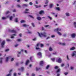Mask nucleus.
Listing matches in <instances>:
<instances>
[{"instance_id":"57","label":"nucleus","mask_w":76,"mask_h":76,"mask_svg":"<svg viewBox=\"0 0 76 76\" xmlns=\"http://www.w3.org/2000/svg\"><path fill=\"white\" fill-rule=\"evenodd\" d=\"M35 3H36V4H38V2L37 1H35Z\"/></svg>"},{"instance_id":"43","label":"nucleus","mask_w":76,"mask_h":76,"mask_svg":"<svg viewBox=\"0 0 76 76\" xmlns=\"http://www.w3.org/2000/svg\"><path fill=\"white\" fill-rule=\"evenodd\" d=\"M58 34L59 35H61V33H60V32H59L58 31Z\"/></svg>"},{"instance_id":"50","label":"nucleus","mask_w":76,"mask_h":76,"mask_svg":"<svg viewBox=\"0 0 76 76\" xmlns=\"http://www.w3.org/2000/svg\"><path fill=\"white\" fill-rule=\"evenodd\" d=\"M39 70V69L38 68V67H36V71H38V70Z\"/></svg>"},{"instance_id":"24","label":"nucleus","mask_w":76,"mask_h":76,"mask_svg":"<svg viewBox=\"0 0 76 76\" xmlns=\"http://www.w3.org/2000/svg\"><path fill=\"white\" fill-rule=\"evenodd\" d=\"M7 41L8 42H11L12 41V40L10 39H7Z\"/></svg>"},{"instance_id":"54","label":"nucleus","mask_w":76,"mask_h":76,"mask_svg":"<svg viewBox=\"0 0 76 76\" xmlns=\"http://www.w3.org/2000/svg\"><path fill=\"white\" fill-rule=\"evenodd\" d=\"M52 38H54L55 37V35H52L51 36Z\"/></svg>"},{"instance_id":"52","label":"nucleus","mask_w":76,"mask_h":76,"mask_svg":"<svg viewBox=\"0 0 76 76\" xmlns=\"http://www.w3.org/2000/svg\"><path fill=\"white\" fill-rule=\"evenodd\" d=\"M13 75L14 76H16V73L15 72L14 73Z\"/></svg>"},{"instance_id":"46","label":"nucleus","mask_w":76,"mask_h":76,"mask_svg":"<svg viewBox=\"0 0 76 76\" xmlns=\"http://www.w3.org/2000/svg\"><path fill=\"white\" fill-rule=\"evenodd\" d=\"M29 4H30V5L31 6H32V2H31L29 3Z\"/></svg>"},{"instance_id":"38","label":"nucleus","mask_w":76,"mask_h":76,"mask_svg":"<svg viewBox=\"0 0 76 76\" xmlns=\"http://www.w3.org/2000/svg\"><path fill=\"white\" fill-rule=\"evenodd\" d=\"M13 71V70L12 69H11L10 71H9V73H11V72Z\"/></svg>"},{"instance_id":"31","label":"nucleus","mask_w":76,"mask_h":76,"mask_svg":"<svg viewBox=\"0 0 76 76\" xmlns=\"http://www.w3.org/2000/svg\"><path fill=\"white\" fill-rule=\"evenodd\" d=\"M60 44H61V45H66V43H60Z\"/></svg>"},{"instance_id":"44","label":"nucleus","mask_w":76,"mask_h":76,"mask_svg":"<svg viewBox=\"0 0 76 76\" xmlns=\"http://www.w3.org/2000/svg\"><path fill=\"white\" fill-rule=\"evenodd\" d=\"M50 67V65H48L46 67V69H48V68Z\"/></svg>"},{"instance_id":"21","label":"nucleus","mask_w":76,"mask_h":76,"mask_svg":"<svg viewBox=\"0 0 76 76\" xmlns=\"http://www.w3.org/2000/svg\"><path fill=\"white\" fill-rule=\"evenodd\" d=\"M75 49V47H73L70 49V50H74Z\"/></svg>"},{"instance_id":"17","label":"nucleus","mask_w":76,"mask_h":76,"mask_svg":"<svg viewBox=\"0 0 76 76\" xmlns=\"http://www.w3.org/2000/svg\"><path fill=\"white\" fill-rule=\"evenodd\" d=\"M65 15L66 16H70V14L69 13H66Z\"/></svg>"},{"instance_id":"18","label":"nucleus","mask_w":76,"mask_h":76,"mask_svg":"<svg viewBox=\"0 0 76 76\" xmlns=\"http://www.w3.org/2000/svg\"><path fill=\"white\" fill-rule=\"evenodd\" d=\"M53 6H54V5L53 4H50V8H52L53 7Z\"/></svg>"},{"instance_id":"56","label":"nucleus","mask_w":76,"mask_h":76,"mask_svg":"<svg viewBox=\"0 0 76 76\" xmlns=\"http://www.w3.org/2000/svg\"><path fill=\"white\" fill-rule=\"evenodd\" d=\"M74 69V68L73 67H71V70H73Z\"/></svg>"},{"instance_id":"60","label":"nucleus","mask_w":76,"mask_h":76,"mask_svg":"<svg viewBox=\"0 0 76 76\" xmlns=\"http://www.w3.org/2000/svg\"><path fill=\"white\" fill-rule=\"evenodd\" d=\"M13 60H14V58H12L11 59V61H13Z\"/></svg>"},{"instance_id":"63","label":"nucleus","mask_w":76,"mask_h":76,"mask_svg":"<svg viewBox=\"0 0 76 76\" xmlns=\"http://www.w3.org/2000/svg\"><path fill=\"white\" fill-rule=\"evenodd\" d=\"M35 76V74H34V73H33L32 74V76Z\"/></svg>"},{"instance_id":"6","label":"nucleus","mask_w":76,"mask_h":76,"mask_svg":"<svg viewBox=\"0 0 76 76\" xmlns=\"http://www.w3.org/2000/svg\"><path fill=\"white\" fill-rule=\"evenodd\" d=\"M27 31L26 32V33L27 34H32V31H29V30H28V29H27Z\"/></svg>"},{"instance_id":"47","label":"nucleus","mask_w":76,"mask_h":76,"mask_svg":"<svg viewBox=\"0 0 76 76\" xmlns=\"http://www.w3.org/2000/svg\"><path fill=\"white\" fill-rule=\"evenodd\" d=\"M54 31L55 32H58V29L57 28L55 29V30H54Z\"/></svg>"},{"instance_id":"16","label":"nucleus","mask_w":76,"mask_h":76,"mask_svg":"<svg viewBox=\"0 0 76 76\" xmlns=\"http://www.w3.org/2000/svg\"><path fill=\"white\" fill-rule=\"evenodd\" d=\"M31 25L33 27H34V28L35 27V24L34 23H31Z\"/></svg>"},{"instance_id":"5","label":"nucleus","mask_w":76,"mask_h":76,"mask_svg":"<svg viewBox=\"0 0 76 76\" xmlns=\"http://www.w3.org/2000/svg\"><path fill=\"white\" fill-rule=\"evenodd\" d=\"M56 61L57 62H58V63H61L62 62V60H61V59L59 58L57 59Z\"/></svg>"},{"instance_id":"1","label":"nucleus","mask_w":76,"mask_h":76,"mask_svg":"<svg viewBox=\"0 0 76 76\" xmlns=\"http://www.w3.org/2000/svg\"><path fill=\"white\" fill-rule=\"evenodd\" d=\"M38 35L40 38H42V36L44 37H47V33L45 32H44L43 33L40 34L38 32Z\"/></svg>"},{"instance_id":"4","label":"nucleus","mask_w":76,"mask_h":76,"mask_svg":"<svg viewBox=\"0 0 76 76\" xmlns=\"http://www.w3.org/2000/svg\"><path fill=\"white\" fill-rule=\"evenodd\" d=\"M37 56L39 58L42 57V53L41 52H39L37 53Z\"/></svg>"},{"instance_id":"41","label":"nucleus","mask_w":76,"mask_h":76,"mask_svg":"<svg viewBox=\"0 0 76 76\" xmlns=\"http://www.w3.org/2000/svg\"><path fill=\"white\" fill-rule=\"evenodd\" d=\"M17 6L19 8H20V7H21V6H20V5H18Z\"/></svg>"},{"instance_id":"36","label":"nucleus","mask_w":76,"mask_h":76,"mask_svg":"<svg viewBox=\"0 0 76 76\" xmlns=\"http://www.w3.org/2000/svg\"><path fill=\"white\" fill-rule=\"evenodd\" d=\"M51 14H52L53 15H56V13L52 12H51Z\"/></svg>"},{"instance_id":"62","label":"nucleus","mask_w":76,"mask_h":76,"mask_svg":"<svg viewBox=\"0 0 76 76\" xmlns=\"http://www.w3.org/2000/svg\"><path fill=\"white\" fill-rule=\"evenodd\" d=\"M36 40H37V39H36V38H35L33 39V41H36Z\"/></svg>"},{"instance_id":"13","label":"nucleus","mask_w":76,"mask_h":76,"mask_svg":"<svg viewBox=\"0 0 76 76\" xmlns=\"http://www.w3.org/2000/svg\"><path fill=\"white\" fill-rule=\"evenodd\" d=\"M10 57H7L6 58L5 61L6 62H8L9 61Z\"/></svg>"},{"instance_id":"49","label":"nucleus","mask_w":76,"mask_h":76,"mask_svg":"<svg viewBox=\"0 0 76 76\" xmlns=\"http://www.w3.org/2000/svg\"><path fill=\"white\" fill-rule=\"evenodd\" d=\"M51 59L53 61H54V60H55V58H51Z\"/></svg>"},{"instance_id":"3","label":"nucleus","mask_w":76,"mask_h":76,"mask_svg":"<svg viewBox=\"0 0 76 76\" xmlns=\"http://www.w3.org/2000/svg\"><path fill=\"white\" fill-rule=\"evenodd\" d=\"M5 43L6 42H5V41L4 40L2 42L1 44V48H4Z\"/></svg>"},{"instance_id":"26","label":"nucleus","mask_w":76,"mask_h":76,"mask_svg":"<svg viewBox=\"0 0 76 76\" xmlns=\"http://www.w3.org/2000/svg\"><path fill=\"white\" fill-rule=\"evenodd\" d=\"M29 16L30 17V18H32V19H34V17L31 15H29Z\"/></svg>"},{"instance_id":"40","label":"nucleus","mask_w":76,"mask_h":76,"mask_svg":"<svg viewBox=\"0 0 76 76\" xmlns=\"http://www.w3.org/2000/svg\"><path fill=\"white\" fill-rule=\"evenodd\" d=\"M10 13V11H8L6 13V14L7 15V14H9Z\"/></svg>"},{"instance_id":"37","label":"nucleus","mask_w":76,"mask_h":76,"mask_svg":"<svg viewBox=\"0 0 76 76\" xmlns=\"http://www.w3.org/2000/svg\"><path fill=\"white\" fill-rule=\"evenodd\" d=\"M9 51V49H7L5 50V52H8Z\"/></svg>"},{"instance_id":"28","label":"nucleus","mask_w":76,"mask_h":76,"mask_svg":"<svg viewBox=\"0 0 76 76\" xmlns=\"http://www.w3.org/2000/svg\"><path fill=\"white\" fill-rule=\"evenodd\" d=\"M60 69H59L56 71V73H58V72H60Z\"/></svg>"},{"instance_id":"12","label":"nucleus","mask_w":76,"mask_h":76,"mask_svg":"<svg viewBox=\"0 0 76 76\" xmlns=\"http://www.w3.org/2000/svg\"><path fill=\"white\" fill-rule=\"evenodd\" d=\"M44 13V11L41 10L39 12V14L40 15H42V14Z\"/></svg>"},{"instance_id":"32","label":"nucleus","mask_w":76,"mask_h":76,"mask_svg":"<svg viewBox=\"0 0 76 76\" xmlns=\"http://www.w3.org/2000/svg\"><path fill=\"white\" fill-rule=\"evenodd\" d=\"M11 75H12V74L10 73L9 74L7 75L6 76H11Z\"/></svg>"},{"instance_id":"25","label":"nucleus","mask_w":76,"mask_h":76,"mask_svg":"<svg viewBox=\"0 0 76 76\" xmlns=\"http://www.w3.org/2000/svg\"><path fill=\"white\" fill-rule=\"evenodd\" d=\"M49 50L50 51H53V49L51 48V47H50L49 48Z\"/></svg>"},{"instance_id":"22","label":"nucleus","mask_w":76,"mask_h":76,"mask_svg":"<svg viewBox=\"0 0 76 76\" xmlns=\"http://www.w3.org/2000/svg\"><path fill=\"white\" fill-rule=\"evenodd\" d=\"M18 18H16L15 19V22H16L17 23V22H18Z\"/></svg>"},{"instance_id":"33","label":"nucleus","mask_w":76,"mask_h":76,"mask_svg":"<svg viewBox=\"0 0 76 76\" xmlns=\"http://www.w3.org/2000/svg\"><path fill=\"white\" fill-rule=\"evenodd\" d=\"M40 47L42 48V47H44V45H43V44H40Z\"/></svg>"},{"instance_id":"11","label":"nucleus","mask_w":76,"mask_h":76,"mask_svg":"<svg viewBox=\"0 0 76 76\" xmlns=\"http://www.w3.org/2000/svg\"><path fill=\"white\" fill-rule=\"evenodd\" d=\"M18 70H21V71H23L24 70V67H21V69H19Z\"/></svg>"},{"instance_id":"15","label":"nucleus","mask_w":76,"mask_h":76,"mask_svg":"<svg viewBox=\"0 0 76 76\" xmlns=\"http://www.w3.org/2000/svg\"><path fill=\"white\" fill-rule=\"evenodd\" d=\"M13 16H11L10 17V20H12L13 19Z\"/></svg>"},{"instance_id":"10","label":"nucleus","mask_w":76,"mask_h":76,"mask_svg":"<svg viewBox=\"0 0 76 76\" xmlns=\"http://www.w3.org/2000/svg\"><path fill=\"white\" fill-rule=\"evenodd\" d=\"M3 60V58H0V63L1 64H2V63H3V61H2Z\"/></svg>"},{"instance_id":"9","label":"nucleus","mask_w":76,"mask_h":76,"mask_svg":"<svg viewBox=\"0 0 76 76\" xmlns=\"http://www.w3.org/2000/svg\"><path fill=\"white\" fill-rule=\"evenodd\" d=\"M44 63V62L43 61H41L40 62L39 64L40 66H43V64Z\"/></svg>"},{"instance_id":"29","label":"nucleus","mask_w":76,"mask_h":76,"mask_svg":"<svg viewBox=\"0 0 76 76\" xmlns=\"http://www.w3.org/2000/svg\"><path fill=\"white\" fill-rule=\"evenodd\" d=\"M23 6H24V7H28V5L26 4H23Z\"/></svg>"},{"instance_id":"55","label":"nucleus","mask_w":76,"mask_h":76,"mask_svg":"<svg viewBox=\"0 0 76 76\" xmlns=\"http://www.w3.org/2000/svg\"><path fill=\"white\" fill-rule=\"evenodd\" d=\"M64 74L65 75H67L68 74V72H65L64 73Z\"/></svg>"},{"instance_id":"51","label":"nucleus","mask_w":76,"mask_h":76,"mask_svg":"<svg viewBox=\"0 0 76 76\" xmlns=\"http://www.w3.org/2000/svg\"><path fill=\"white\" fill-rule=\"evenodd\" d=\"M35 7H36V8H38V6L36 5H34Z\"/></svg>"},{"instance_id":"2","label":"nucleus","mask_w":76,"mask_h":76,"mask_svg":"<svg viewBox=\"0 0 76 76\" xmlns=\"http://www.w3.org/2000/svg\"><path fill=\"white\" fill-rule=\"evenodd\" d=\"M39 44H37L35 46L36 49L37 50H39V51H41V49L39 48H38L39 46Z\"/></svg>"},{"instance_id":"8","label":"nucleus","mask_w":76,"mask_h":76,"mask_svg":"<svg viewBox=\"0 0 76 76\" xmlns=\"http://www.w3.org/2000/svg\"><path fill=\"white\" fill-rule=\"evenodd\" d=\"M11 32L12 33H17L16 31L15 30H12L11 31Z\"/></svg>"},{"instance_id":"45","label":"nucleus","mask_w":76,"mask_h":76,"mask_svg":"<svg viewBox=\"0 0 76 76\" xmlns=\"http://www.w3.org/2000/svg\"><path fill=\"white\" fill-rule=\"evenodd\" d=\"M67 60H69L70 59H69V56L68 55L67 56Z\"/></svg>"},{"instance_id":"27","label":"nucleus","mask_w":76,"mask_h":76,"mask_svg":"<svg viewBox=\"0 0 76 76\" xmlns=\"http://www.w3.org/2000/svg\"><path fill=\"white\" fill-rule=\"evenodd\" d=\"M56 10H57L58 11H59V10H60V9L59 7H58L56 8Z\"/></svg>"},{"instance_id":"14","label":"nucleus","mask_w":76,"mask_h":76,"mask_svg":"<svg viewBox=\"0 0 76 76\" xmlns=\"http://www.w3.org/2000/svg\"><path fill=\"white\" fill-rule=\"evenodd\" d=\"M37 19L38 20H41V18L39 17H37Z\"/></svg>"},{"instance_id":"53","label":"nucleus","mask_w":76,"mask_h":76,"mask_svg":"<svg viewBox=\"0 0 76 76\" xmlns=\"http://www.w3.org/2000/svg\"><path fill=\"white\" fill-rule=\"evenodd\" d=\"M12 12H16V10L14 9L13 10Z\"/></svg>"},{"instance_id":"39","label":"nucleus","mask_w":76,"mask_h":76,"mask_svg":"<svg viewBox=\"0 0 76 76\" xmlns=\"http://www.w3.org/2000/svg\"><path fill=\"white\" fill-rule=\"evenodd\" d=\"M58 66H56L55 67H54L55 69H58Z\"/></svg>"},{"instance_id":"23","label":"nucleus","mask_w":76,"mask_h":76,"mask_svg":"<svg viewBox=\"0 0 76 76\" xmlns=\"http://www.w3.org/2000/svg\"><path fill=\"white\" fill-rule=\"evenodd\" d=\"M28 26L29 25H27L26 24H23V27H26V26Z\"/></svg>"},{"instance_id":"20","label":"nucleus","mask_w":76,"mask_h":76,"mask_svg":"<svg viewBox=\"0 0 76 76\" xmlns=\"http://www.w3.org/2000/svg\"><path fill=\"white\" fill-rule=\"evenodd\" d=\"M29 60H27L26 62V65H27V64H28V63H29Z\"/></svg>"},{"instance_id":"59","label":"nucleus","mask_w":76,"mask_h":76,"mask_svg":"<svg viewBox=\"0 0 76 76\" xmlns=\"http://www.w3.org/2000/svg\"><path fill=\"white\" fill-rule=\"evenodd\" d=\"M18 45H19L18 44H16L15 45V47H18Z\"/></svg>"},{"instance_id":"61","label":"nucleus","mask_w":76,"mask_h":76,"mask_svg":"<svg viewBox=\"0 0 76 76\" xmlns=\"http://www.w3.org/2000/svg\"><path fill=\"white\" fill-rule=\"evenodd\" d=\"M57 29H58V31H61V29L60 28H57Z\"/></svg>"},{"instance_id":"64","label":"nucleus","mask_w":76,"mask_h":76,"mask_svg":"<svg viewBox=\"0 0 76 76\" xmlns=\"http://www.w3.org/2000/svg\"><path fill=\"white\" fill-rule=\"evenodd\" d=\"M18 41H21V39H18L17 40Z\"/></svg>"},{"instance_id":"58","label":"nucleus","mask_w":76,"mask_h":76,"mask_svg":"<svg viewBox=\"0 0 76 76\" xmlns=\"http://www.w3.org/2000/svg\"><path fill=\"white\" fill-rule=\"evenodd\" d=\"M53 54L54 55H56V54H57V53L56 52L53 53Z\"/></svg>"},{"instance_id":"30","label":"nucleus","mask_w":76,"mask_h":76,"mask_svg":"<svg viewBox=\"0 0 76 76\" xmlns=\"http://www.w3.org/2000/svg\"><path fill=\"white\" fill-rule=\"evenodd\" d=\"M20 22L21 23H22L25 22V21L23 20H22Z\"/></svg>"},{"instance_id":"42","label":"nucleus","mask_w":76,"mask_h":76,"mask_svg":"<svg viewBox=\"0 0 76 76\" xmlns=\"http://www.w3.org/2000/svg\"><path fill=\"white\" fill-rule=\"evenodd\" d=\"M49 1L47 0L45 2V4H48V3Z\"/></svg>"},{"instance_id":"48","label":"nucleus","mask_w":76,"mask_h":76,"mask_svg":"<svg viewBox=\"0 0 76 76\" xmlns=\"http://www.w3.org/2000/svg\"><path fill=\"white\" fill-rule=\"evenodd\" d=\"M64 66V64H63L61 65V67H63V66Z\"/></svg>"},{"instance_id":"35","label":"nucleus","mask_w":76,"mask_h":76,"mask_svg":"<svg viewBox=\"0 0 76 76\" xmlns=\"http://www.w3.org/2000/svg\"><path fill=\"white\" fill-rule=\"evenodd\" d=\"M48 17L50 19V20H52V18L50 16H48Z\"/></svg>"},{"instance_id":"19","label":"nucleus","mask_w":76,"mask_h":76,"mask_svg":"<svg viewBox=\"0 0 76 76\" xmlns=\"http://www.w3.org/2000/svg\"><path fill=\"white\" fill-rule=\"evenodd\" d=\"M13 35H14L15 36H16V34H13L12 35H11V38H14V37H13Z\"/></svg>"},{"instance_id":"7","label":"nucleus","mask_w":76,"mask_h":76,"mask_svg":"<svg viewBox=\"0 0 76 76\" xmlns=\"http://www.w3.org/2000/svg\"><path fill=\"white\" fill-rule=\"evenodd\" d=\"M72 37L73 38H75V37H76V34H72L71 35Z\"/></svg>"},{"instance_id":"34","label":"nucleus","mask_w":76,"mask_h":76,"mask_svg":"<svg viewBox=\"0 0 76 76\" xmlns=\"http://www.w3.org/2000/svg\"><path fill=\"white\" fill-rule=\"evenodd\" d=\"M2 19L3 20H4L6 19V17H2Z\"/></svg>"}]
</instances>
